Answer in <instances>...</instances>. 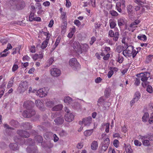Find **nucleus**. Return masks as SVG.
<instances>
[{
  "label": "nucleus",
  "instance_id": "obj_1",
  "mask_svg": "<svg viewBox=\"0 0 153 153\" xmlns=\"http://www.w3.org/2000/svg\"><path fill=\"white\" fill-rule=\"evenodd\" d=\"M73 47L74 49L78 54L82 53L83 52L87 51L88 48V45L86 44H80L79 42H74Z\"/></svg>",
  "mask_w": 153,
  "mask_h": 153
},
{
  "label": "nucleus",
  "instance_id": "obj_2",
  "mask_svg": "<svg viewBox=\"0 0 153 153\" xmlns=\"http://www.w3.org/2000/svg\"><path fill=\"white\" fill-rule=\"evenodd\" d=\"M138 139L142 141L143 145L148 146L150 145V141L153 140V136L146 135L143 136L139 135L138 136Z\"/></svg>",
  "mask_w": 153,
  "mask_h": 153
},
{
  "label": "nucleus",
  "instance_id": "obj_3",
  "mask_svg": "<svg viewBox=\"0 0 153 153\" xmlns=\"http://www.w3.org/2000/svg\"><path fill=\"white\" fill-rule=\"evenodd\" d=\"M13 5L14 9L21 10L25 7V4L24 1H22L17 0L13 2Z\"/></svg>",
  "mask_w": 153,
  "mask_h": 153
},
{
  "label": "nucleus",
  "instance_id": "obj_4",
  "mask_svg": "<svg viewBox=\"0 0 153 153\" xmlns=\"http://www.w3.org/2000/svg\"><path fill=\"white\" fill-rule=\"evenodd\" d=\"M133 47L132 46H128L126 49L123 52V54L126 57H130L132 56Z\"/></svg>",
  "mask_w": 153,
  "mask_h": 153
},
{
  "label": "nucleus",
  "instance_id": "obj_5",
  "mask_svg": "<svg viewBox=\"0 0 153 153\" xmlns=\"http://www.w3.org/2000/svg\"><path fill=\"white\" fill-rule=\"evenodd\" d=\"M28 83L26 81L21 82L18 88V91L20 93L24 92L28 87Z\"/></svg>",
  "mask_w": 153,
  "mask_h": 153
},
{
  "label": "nucleus",
  "instance_id": "obj_6",
  "mask_svg": "<svg viewBox=\"0 0 153 153\" xmlns=\"http://www.w3.org/2000/svg\"><path fill=\"white\" fill-rule=\"evenodd\" d=\"M116 29L117 30V31L118 30L117 28H116ZM108 37H113V40L116 41L118 40L119 37V33L118 31L114 33L112 30H110L108 32Z\"/></svg>",
  "mask_w": 153,
  "mask_h": 153
},
{
  "label": "nucleus",
  "instance_id": "obj_7",
  "mask_svg": "<svg viewBox=\"0 0 153 153\" xmlns=\"http://www.w3.org/2000/svg\"><path fill=\"white\" fill-rule=\"evenodd\" d=\"M50 71L51 76L54 77L59 76L61 74L60 70L59 69L55 67L52 68Z\"/></svg>",
  "mask_w": 153,
  "mask_h": 153
},
{
  "label": "nucleus",
  "instance_id": "obj_8",
  "mask_svg": "<svg viewBox=\"0 0 153 153\" xmlns=\"http://www.w3.org/2000/svg\"><path fill=\"white\" fill-rule=\"evenodd\" d=\"M137 76L141 78L142 81H146L150 77V74L148 72L142 73L137 74Z\"/></svg>",
  "mask_w": 153,
  "mask_h": 153
},
{
  "label": "nucleus",
  "instance_id": "obj_9",
  "mask_svg": "<svg viewBox=\"0 0 153 153\" xmlns=\"http://www.w3.org/2000/svg\"><path fill=\"white\" fill-rule=\"evenodd\" d=\"M35 114V111L33 109H28L23 112V116L25 117L29 118L34 115Z\"/></svg>",
  "mask_w": 153,
  "mask_h": 153
},
{
  "label": "nucleus",
  "instance_id": "obj_10",
  "mask_svg": "<svg viewBox=\"0 0 153 153\" xmlns=\"http://www.w3.org/2000/svg\"><path fill=\"white\" fill-rule=\"evenodd\" d=\"M70 66L73 68L75 69L79 65V63L75 58H72L70 59L69 62Z\"/></svg>",
  "mask_w": 153,
  "mask_h": 153
},
{
  "label": "nucleus",
  "instance_id": "obj_11",
  "mask_svg": "<svg viewBox=\"0 0 153 153\" xmlns=\"http://www.w3.org/2000/svg\"><path fill=\"white\" fill-rule=\"evenodd\" d=\"M47 92L45 88L39 90L36 92V95L39 97H43L47 95Z\"/></svg>",
  "mask_w": 153,
  "mask_h": 153
},
{
  "label": "nucleus",
  "instance_id": "obj_12",
  "mask_svg": "<svg viewBox=\"0 0 153 153\" xmlns=\"http://www.w3.org/2000/svg\"><path fill=\"white\" fill-rule=\"evenodd\" d=\"M116 6L117 11L121 13V9L124 8L125 7V1L124 0H122L119 2H117Z\"/></svg>",
  "mask_w": 153,
  "mask_h": 153
},
{
  "label": "nucleus",
  "instance_id": "obj_13",
  "mask_svg": "<svg viewBox=\"0 0 153 153\" xmlns=\"http://www.w3.org/2000/svg\"><path fill=\"white\" fill-rule=\"evenodd\" d=\"M92 118L91 117H88L83 119L82 121H80L79 123L80 124H83L85 126H89L91 122Z\"/></svg>",
  "mask_w": 153,
  "mask_h": 153
},
{
  "label": "nucleus",
  "instance_id": "obj_14",
  "mask_svg": "<svg viewBox=\"0 0 153 153\" xmlns=\"http://www.w3.org/2000/svg\"><path fill=\"white\" fill-rule=\"evenodd\" d=\"M74 116L72 113L67 114L65 117V120L68 122H71L73 120Z\"/></svg>",
  "mask_w": 153,
  "mask_h": 153
},
{
  "label": "nucleus",
  "instance_id": "obj_15",
  "mask_svg": "<svg viewBox=\"0 0 153 153\" xmlns=\"http://www.w3.org/2000/svg\"><path fill=\"white\" fill-rule=\"evenodd\" d=\"M18 134L22 137H23L25 138L28 137H29L30 134L27 131H24L22 130H18L17 132Z\"/></svg>",
  "mask_w": 153,
  "mask_h": 153
},
{
  "label": "nucleus",
  "instance_id": "obj_16",
  "mask_svg": "<svg viewBox=\"0 0 153 153\" xmlns=\"http://www.w3.org/2000/svg\"><path fill=\"white\" fill-rule=\"evenodd\" d=\"M23 105L26 108H29L32 107L34 105V103L31 101H27L24 102Z\"/></svg>",
  "mask_w": 153,
  "mask_h": 153
},
{
  "label": "nucleus",
  "instance_id": "obj_17",
  "mask_svg": "<svg viewBox=\"0 0 153 153\" xmlns=\"http://www.w3.org/2000/svg\"><path fill=\"white\" fill-rule=\"evenodd\" d=\"M67 23V21H65L63 22L61 26V32L62 33H64L65 32Z\"/></svg>",
  "mask_w": 153,
  "mask_h": 153
},
{
  "label": "nucleus",
  "instance_id": "obj_18",
  "mask_svg": "<svg viewBox=\"0 0 153 153\" xmlns=\"http://www.w3.org/2000/svg\"><path fill=\"white\" fill-rule=\"evenodd\" d=\"M43 57V54L41 53L39 54H35L33 56V58L34 60H36L38 59H42Z\"/></svg>",
  "mask_w": 153,
  "mask_h": 153
},
{
  "label": "nucleus",
  "instance_id": "obj_19",
  "mask_svg": "<svg viewBox=\"0 0 153 153\" xmlns=\"http://www.w3.org/2000/svg\"><path fill=\"white\" fill-rule=\"evenodd\" d=\"M62 105L61 104H59L53 107L52 108V110L53 111H58L62 110Z\"/></svg>",
  "mask_w": 153,
  "mask_h": 153
},
{
  "label": "nucleus",
  "instance_id": "obj_20",
  "mask_svg": "<svg viewBox=\"0 0 153 153\" xmlns=\"http://www.w3.org/2000/svg\"><path fill=\"white\" fill-rule=\"evenodd\" d=\"M54 104V102L53 100H48L45 102L46 105L49 108L52 107Z\"/></svg>",
  "mask_w": 153,
  "mask_h": 153
},
{
  "label": "nucleus",
  "instance_id": "obj_21",
  "mask_svg": "<svg viewBox=\"0 0 153 153\" xmlns=\"http://www.w3.org/2000/svg\"><path fill=\"white\" fill-rule=\"evenodd\" d=\"M54 122L57 124H62L63 123L64 119L62 117H58L54 120Z\"/></svg>",
  "mask_w": 153,
  "mask_h": 153
},
{
  "label": "nucleus",
  "instance_id": "obj_22",
  "mask_svg": "<svg viewBox=\"0 0 153 153\" xmlns=\"http://www.w3.org/2000/svg\"><path fill=\"white\" fill-rule=\"evenodd\" d=\"M54 61V59L53 57H51L47 61L45 66V67H48L50 66Z\"/></svg>",
  "mask_w": 153,
  "mask_h": 153
},
{
  "label": "nucleus",
  "instance_id": "obj_23",
  "mask_svg": "<svg viewBox=\"0 0 153 153\" xmlns=\"http://www.w3.org/2000/svg\"><path fill=\"white\" fill-rule=\"evenodd\" d=\"M36 106L39 108L41 109L43 106V103L39 100H37L35 101Z\"/></svg>",
  "mask_w": 153,
  "mask_h": 153
},
{
  "label": "nucleus",
  "instance_id": "obj_24",
  "mask_svg": "<svg viewBox=\"0 0 153 153\" xmlns=\"http://www.w3.org/2000/svg\"><path fill=\"white\" fill-rule=\"evenodd\" d=\"M64 102L67 104H71L73 101L72 99L69 97H66L64 100Z\"/></svg>",
  "mask_w": 153,
  "mask_h": 153
},
{
  "label": "nucleus",
  "instance_id": "obj_25",
  "mask_svg": "<svg viewBox=\"0 0 153 153\" xmlns=\"http://www.w3.org/2000/svg\"><path fill=\"white\" fill-rule=\"evenodd\" d=\"M98 144L97 141H93L91 144V148L93 150H96L98 147Z\"/></svg>",
  "mask_w": 153,
  "mask_h": 153
},
{
  "label": "nucleus",
  "instance_id": "obj_26",
  "mask_svg": "<svg viewBox=\"0 0 153 153\" xmlns=\"http://www.w3.org/2000/svg\"><path fill=\"white\" fill-rule=\"evenodd\" d=\"M9 147L10 149L13 150H17L18 149V145L16 143H10Z\"/></svg>",
  "mask_w": 153,
  "mask_h": 153
},
{
  "label": "nucleus",
  "instance_id": "obj_27",
  "mask_svg": "<svg viewBox=\"0 0 153 153\" xmlns=\"http://www.w3.org/2000/svg\"><path fill=\"white\" fill-rule=\"evenodd\" d=\"M93 132V129L88 130L85 131L84 132V135L86 137L90 136L91 135Z\"/></svg>",
  "mask_w": 153,
  "mask_h": 153
},
{
  "label": "nucleus",
  "instance_id": "obj_28",
  "mask_svg": "<svg viewBox=\"0 0 153 153\" xmlns=\"http://www.w3.org/2000/svg\"><path fill=\"white\" fill-rule=\"evenodd\" d=\"M75 27L72 28L70 32L68 34V37L70 38H72L75 32Z\"/></svg>",
  "mask_w": 153,
  "mask_h": 153
},
{
  "label": "nucleus",
  "instance_id": "obj_29",
  "mask_svg": "<svg viewBox=\"0 0 153 153\" xmlns=\"http://www.w3.org/2000/svg\"><path fill=\"white\" fill-rule=\"evenodd\" d=\"M149 114L148 113H145L142 117V120L143 121H147L148 120H149Z\"/></svg>",
  "mask_w": 153,
  "mask_h": 153
},
{
  "label": "nucleus",
  "instance_id": "obj_30",
  "mask_svg": "<svg viewBox=\"0 0 153 153\" xmlns=\"http://www.w3.org/2000/svg\"><path fill=\"white\" fill-rule=\"evenodd\" d=\"M125 49L124 47L121 45L117 46L116 48V51L118 53L121 52L122 51H123Z\"/></svg>",
  "mask_w": 153,
  "mask_h": 153
},
{
  "label": "nucleus",
  "instance_id": "obj_31",
  "mask_svg": "<svg viewBox=\"0 0 153 153\" xmlns=\"http://www.w3.org/2000/svg\"><path fill=\"white\" fill-rule=\"evenodd\" d=\"M137 27V26L135 25L133 22L131 23L129 25L130 28H128V29L129 31H131L132 32H133L134 30L135 29V28Z\"/></svg>",
  "mask_w": 153,
  "mask_h": 153
},
{
  "label": "nucleus",
  "instance_id": "obj_32",
  "mask_svg": "<svg viewBox=\"0 0 153 153\" xmlns=\"http://www.w3.org/2000/svg\"><path fill=\"white\" fill-rule=\"evenodd\" d=\"M127 10L129 15H131L133 13V7L131 5L128 7Z\"/></svg>",
  "mask_w": 153,
  "mask_h": 153
},
{
  "label": "nucleus",
  "instance_id": "obj_33",
  "mask_svg": "<svg viewBox=\"0 0 153 153\" xmlns=\"http://www.w3.org/2000/svg\"><path fill=\"white\" fill-rule=\"evenodd\" d=\"M104 102V100L102 97H100L98 99L97 101V105L99 107L100 105H102L103 104Z\"/></svg>",
  "mask_w": 153,
  "mask_h": 153
},
{
  "label": "nucleus",
  "instance_id": "obj_34",
  "mask_svg": "<svg viewBox=\"0 0 153 153\" xmlns=\"http://www.w3.org/2000/svg\"><path fill=\"white\" fill-rule=\"evenodd\" d=\"M109 23L110 24V26L111 28H114L116 25V22L113 20H110L109 21Z\"/></svg>",
  "mask_w": 153,
  "mask_h": 153
},
{
  "label": "nucleus",
  "instance_id": "obj_35",
  "mask_svg": "<svg viewBox=\"0 0 153 153\" xmlns=\"http://www.w3.org/2000/svg\"><path fill=\"white\" fill-rule=\"evenodd\" d=\"M118 24L119 27L125 24V21L123 19H120L118 20Z\"/></svg>",
  "mask_w": 153,
  "mask_h": 153
},
{
  "label": "nucleus",
  "instance_id": "obj_36",
  "mask_svg": "<svg viewBox=\"0 0 153 153\" xmlns=\"http://www.w3.org/2000/svg\"><path fill=\"white\" fill-rule=\"evenodd\" d=\"M102 126H105V131L107 133H108L109 131V126H110V124L109 123H107L106 124H105L104 123H103L102 124Z\"/></svg>",
  "mask_w": 153,
  "mask_h": 153
},
{
  "label": "nucleus",
  "instance_id": "obj_37",
  "mask_svg": "<svg viewBox=\"0 0 153 153\" xmlns=\"http://www.w3.org/2000/svg\"><path fill=\"white\" fill-rule=\"evenodd\" d=\"M135 3L137 4L143 6V4H146V3L145 1H142L141 0H134Z\"/></svg>",
  "mask_w": 153,
  "mask_h": 153
},
{
  "label": "nucleus",
  "instance_id": "obj_38",
  "mask_svg": "<svg viewBox=\"0 0 153 153\" xmlns=\"http://www.w3.org/2000/svg\"><path fill=\"white\" fill-rule=\"evenodd\" d=\"M49 40H47L46 39L42 43V45L41 46V48L42 49H44L47 47L48 45V42Z\"/></svg>",
  "mask_w": 153,
  "mask_h": 153
},
{
  "label": "nucleus",
  "instance_id": "obj_39",
  "mask_svg": "<svg viewBox=\"0 0 153 153\" xmlns=\"http://www.w3.org/2000/svg\"><path fill=\"white\" fill-rule=\"evenodd\" d=\"M111 90L109 88H107L105 90V94L107 97H108L110 95Z\"/></svg>",
  "mask_w": 153,
  "mask_h": 153
},
{
  "label": "nucleus",
  "instance_id": "obj_40",
  "mask_svg": "<svg viewBox=\"0 0 153 153\" xmlns=\"http://www.w3.org/2000/svg\"><path fill=\"white\" fill-rule=\"evenodd\" d=\"M140 97V94L139 92H137L135 93L134 95V100L136 101H138Z\"/></svg>",
  "mask_w": 153,
  "mask_h": 153
},
{
  "label": "nucleus",
  "instance_id": "obj_41",
  "mask_svg": "<svg viewBox=\"0 0 153 153\" xmlns=\"http://www.w3.org/2000/svg\"><path fill=\"white\" fill-rule=\"evenodd\" d=\"M137 38L138 39L143 41H146L147 39V37L145 35L138 36Z\"/></svg>",
  "mask_w": 153,
  "mask_h": 153
},
{
  "label": "nucleus",
  "instance_id": "obj_42",
  "mask_svg": "<svg viewBox=\"0 0 153 153\" xmlns=\"http://www.w3.org/2000/svg\"><path fill=\"white\" fill-rule=\"evenodd\" d=\"M42 33L46 36V39L49 40L51 35L48 32H42Z\"/></svg>",
  "mask_w": 153,
  "mask_h": 153
},
{
  "label": "nucleus",
  "instance_id": "obj_43",
  "mask_svg": "<svg viewBox=\"0 0 153 153\" xmlns=\"http://www.w3.org/2000/svg\"><path fill=\"white\" fill-rule=\"evenodd\" d=\"M113 144L114 146L116 148H117L119 147V141L116 139L114 140L113 142Z\"/></svg>",
  "mask_w": 153,
  "mask_h": 153
},
{
  "label": "nucleus",
  "instance_id": "obj_44",
  "mask_svg": "<svg viewBox=\"0 0 153 153\" xmlns=\"http://www.w3.org/2000/svg\"><path fill=\"white\" fill-rule=\"evenodd\" d=\"M61 18L63 21H66L67 17L65 13L64 12H62Z\"/></svg>",
  "mask_w": 153,
  "mask_h": 153
},
{
  "label": "nucleus",
  "instance_id": "obj_45",
  "mask_svg": "<svg viewBox=\"0 0 153 153\" xmlns=\"http://www.w3.org/2000/svg\"><path fill=\"white\" fill-rule=\"evenodd\" d=\"M61 39V38L59 36H58L56 40V42L54 44V45L55 46V48H56L57 46L58 45L59 43L60 42Z\"/></svg>",
  "mask_w": 153,
  "mask_h": 153
},
{
  "label": "nucleus",
  "instance_id": "obj_46",
  "mask_svg": "<svg viewBox=\"0 0 153 153\" xmlns=\"http://www.w3.org/2000/svg\"><path fill=\"white\" fill-rule=\"evenodd\" d=\"M110 143L109 139L108 138H107L104 140V143L102 144L109 146Z\"/></svg>",
  "mask_w": 153,
  "mask_h": 153
},
{
  "label": "nucleus",
  "instance_id": "obj_47",
  "mask_svg": "<svg viewBox=\"0 0 153 153\" xmlns=\"http://www.w3.org/2000/svg\"><path fill=\"white\" fill-rule=\"evenodd\" d=\"M110 13L113 16H117L118 15V14L114 10H111L110 11Z\"/></svg>",
  "mask_w": 153,
  "mask_h": 153
},
{
  "label": "nucleus",
  "instance_id": "obj_48",
  "mask_svg": "<svg viewBox=\"0 0 153 153\" xmlns=\"http://www.w3.org/2000/svg\"><path fill=\"white\" fill-rule=\"evenodd\" d=\"M146 91L149 93H152L153 91V90L152 86L151 85H148Z\"/></svg>",
  "mask_w": 153,
  "mask_h": 153
},
{
  "label": "nucleus",
  "instance_id": "obj_49",
  "mask_svg": "<svg viewBox=\"0 0 153 153\" xmlns=\"http://www.w3.org/2000/svg\"><path fill=\"white\" fill-rule=\"evenodd\" d=\"M34 14L33 13H31L29 16V21L32 22L33 21L34 18Z\"/></svg>",
  "mask_w": 153,
  "mask_h": 153
},
{
  "label": "nucleus",
  "instance_id": "obj_50",
  "mask_svg": "<svg viewBox=\"0 0 153 153\" xmlns=\"http://www.w3.org/2000/svg\"><path fill=\"white\" fill-rule=\"evenodd\" d=\"M35 139L39 142H41L42 140V137L40 135L37 136L35 137Z\"/></svg>",
  "mask_w": 153,
  "mask_h": 153
},
{
  "label": "nucleus",
  "instance_id": "obj_51",
  "mask_svg": "<svg viewBox=\"0 0 153 153\" xmlns=\"http://www.w3.org/2000/svg\"><path fill=\"white\" fill-rule=\"evenodd\" d=\"M140 83V80L139 79L136 78L135 80L134 84L136 86H138Z\"/></svg>",
  "mask_w": 153,
  "mask_h": 153
},
{
  "label": "nucleus",
  "instance_id": "obj_52",
  "mask_svg": "<svg viewBox=\"0 0 153 153\" xmlns=\"http://www.w3.org/2000/svg\"><path fill=\"white\" fill-rule=\"evenodd\" d=\"M134 144L136 146H141L142 143L138 140H136L134 141Z\"/></svg>",
  "mask_w": 153,
  "mask_h": 153
},
{
  "label": "nucleus",
  "instance_id": "obj_53",
  "mask_svg": "<svg viewBox=\"0 0 153 153\" xmlns=\"http://www.w3.org/2000/svg\"><path fill=\"white\" fill-rule=\"evenodd\" d=\"M114 74V71L112 70H110L109 71L107 74V76L108 78H110Z\"/></svg>",
  "mask_w": 153,
  "mask_h": 153
},
{
  "label": "nucleus",
  "instance_id": "obj_54",
  "mask_svg": "<svg viewBox=\"0 0 153 153\" xmlns=\"http://www.w3.org/2000/svg\"><path fill=\"white\" fill-rule=\"evenodd\" d=\"M19 67L18 65L16 64H14L12 68V71L13 72H14L16 71L18 68Z\"/></svg>",
  "mask_w": 153,
  "mask_h": 153
},
{
  "label": "nucleus",
  "instance_id": "obj_55",
  "mask_svg": "<svg viewBox=\"0 0 153 153\" xmlns=\"http://www.w3.org/2000/svg\"><path fill=\"white\" fill-rule=\"evenodd\" d=\"M74 23L78 27H79L81 25V22L78 20H75Z\"/></svg>",
  "mask_w": 153,
  "mask_h": 153
},
{
  "label": "nucleus",
  "instance_id": "obj_56",
  "mask_svg": "<svg viewBox=\"0 0 153 153\" xmlns=\"http://www.w3.org/2000/svg\"><path fill=\"white\" fill-rule=\"evenodd\" d=\"M50 3L49 1H45L43 3V5L45 7H49L50 5Z\"/></svg>",
  "mask_w": 153,
  "mask_h": 153
},
{
  "label": "nucleus",
  "instance_id": "obj_57",
  "mask_svg": "<svg viewBox=\"0 0 153 153\" xmlns=\"http://www.w3.org/2000/svg\"><path fill=\"white\" fill-rule=\"evenodd\" d=\"M96 39L94 36H93L91 39V41L89 42L90 44L91 45H92L93 43L96 41Z\"/></svg>",
  "mask_w": 153,
  "mask_h": 153
},
{
  "label": "nucleus",
  "instance_id": "obj_58",
  "mask_svg": "<svg viewBox=\"0 0 153 153\" xmlns=\"http://www.w3.org/2000/svg\"><path fill=\"white\" fill-rule=\"evenodd\" d=\"M108 146H107L106 145H105V144H102V150L104 151H105L107 149Z\"/></svg>",
  "mask_w": 153,
  "mask_h": 153
},
{
  "label": "nucleus",
  "instance_id": "obj_59",
  "mask_svg": "<svg viewBox=\"0 0 153 153\" xmlns=\"http://www.w3.org/2000/svg\"><path fill=\"white\" fill-rule=\"evenodd\" d=\"M30 51L32 53H33L35 52V47L34 46L31 47L30 48Z\"/></svg>",
  "mask_w": 153,
  "mask_h": 153
},
{
  "label": "nucleus",
  "instance_id": "obj_60",
  "mask_svg": "<svg viewBox=\"0 0 153 153\" xmlns=\"http://www.w3.org/2000/svg\"><path fill=\"white\" fill-rule=\"evenodd\" d=\"M13 84V80L10 81L8 82V83L7 85V88H10L12 86Z\"/></svg>",
  "mask_w": 153,
  "mask_h": 153
},
{
  "label": "nucleus",
  "instance_id": "obj_61",
  "mask_svg": "<svg viewBox=\"0 0 153 153\" xmlns=\"http://www.w3.org/2000/svg\"><path fill=\"white\" fill-rule=\"evenodd\" d=\"M102 80V79L100 77H98L95 79V82L97 83L100 82Z\"/></svg>",
  "mask_w": 153,
  "mask_h": 153
},
{
  "label": "nucleus",
  "instance_id": "obj_62",
  "mask_svg": "<svg viewBox=\"0 0 153 153\" xmlns=\"http://www.w3.org/2000/svg\"><path fill=\"white\" fill-rule=\"evenodd\" d=\"M149 123L150 124L153 123V114L151 115L150 118L149 119Z\"/></svg>",
  "mask_w": 153,
  "mask_h": 153
},
{
  "label": "nucleus",
  "instance_id": "obj_63",
  "mask_svg": "<svg viewBox=\"0 0 153 153\" xmlns=\"http://www.w3.org/2000/svg\"><path fill=\"white\" fill-rule=\"evenodd\" d=\"M36 7L37 8H38V9H41V8H42V6L41 5V4L40 3H36Z\"/></svg>",
  "mask_w": 153,
  "mask_h": 153
},
{
  "label": "nucleus",
  "instance_id": "obj_64",
  "mask_svg": "<svg viewBox=\"0 0 153 153\" xmlns=\"http://www.w3.org/2000/svg\"><path fill=\"white\" fill-rule=\"evenodd\" d=\"M138 52L137 51H136L135 50H134L133 49V52L132 53V56L133 58H134L136 54L138 53Z\"/></svg>",
  "mask_w": 153,
  "mask_h": 153
}]
</instances>
